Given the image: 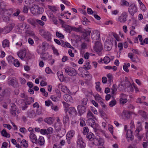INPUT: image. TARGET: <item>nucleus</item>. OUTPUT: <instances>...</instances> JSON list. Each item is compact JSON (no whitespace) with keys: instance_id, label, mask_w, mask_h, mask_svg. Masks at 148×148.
I'll use <instances>...</instances> for the list:
<instances>
[{"instance_id":"49","label":"nucleus","mask_w":148,"mask_h":148,"mask_svg":"<svg viewBox=\"0 0 148 148\" xmlns=\"http://www.w3.org/2000/svg\"><path fill=\"white\" fill-rule=\"evenodd\" d=\"M140 9L143 11L145 12L146 10V8L143 4L142 3L139 4Z\"/></svg>"},{"instance_id":"23","label":"nucleus","mask_w":148,"mask_h":148,"mask_svg":"<svg viewBox=\"0 0 148 148\" xmlns=\"http://www.w3.org/2000/svg\"><path fill=\"white\" fill-rule=\"evenodd\" d=\"M62 42V46L63 47H66L68 48H70L71 49H74V48L73 47H72L70 43H68L67 42H64L63 40H61Z\"/></svg>"},{"instance_id":"6","label":"nucleus","mask_w":148,"mask_h":148,"mask_svg":"<svg viewBox=\"0 0 148 148\" xmlns=\"http://www.w3.org/2000/svg\"><path fill=\"white\" fill-rule=\"evenodd\" d=\"M95 100L100 103L102 107L104 108L106 106L105 104L104 103L103 100L98 94H96L94 96Z\"/></svg>"},{"instance_id":"55","label":"nucleus","mask_w":148,"mask_h":148,"mask_svg":"<svg viewBox=\"0 0 148 148\" xmlns=\"http://www.w3.org/2000/svg\"><path fill=\"white\" fill-rule=\"evenodd\" d=\"M104 143V141L102 139L99 138L98 140V143L97 144V145L100 146H102Z\"/></svg>"},{"instance_id":"24","label":"nucleus","mask_w":148,"mask_h":148,"mask_svg":"<svg viewBox=\"0 0 148 148\" xmlns=\"http://www.w3.org/2000/svg\"><path fill=\"white\" fill-rule=\"evenodd\" d=\"M27 22L34 27H35L36 24V19L30 18L27 20Z\"/></svg>"},{"instance_id":"51","label":"nucleus","mask_w":148,"mask_h":148,"mask_svg":"<svg viewBox=\"0 0 148 148\" xmlns=\"http://www.w3.org/2000/svg\"><path fill=\"white\" fill-rule=\"evenodd\" d=\"M13 64L16 67H18L20 65V63L18 60H14Z\"/></svg>"},{"instance_id":"29","label":"nucleus","mask_w":148,"mask_h":148,"mask_svg":"<svg viewBox=\"0 0 148 148\" xmlns=\"http://www.w3.org/2000/svg\"><path fill=\"white\" fill-rule=\"evenodd\" d=\"M86 138L92 141L94 139V135L92 133L90 132L87 134L86 136Z\"/></svg>"},{"instance_id":"7","label":"nucleus","mask_w":148,"mask_h":148,"mask_svg":"<svg viewBox=\"0 0 148 148\" xmlns=\"http://www.w3.org/2000/svg\"><path fill=\"white\" fill-rule=\"evenodd\" d=\"M77 143L78 146L81 148H85L86 146L81 136L79 135L77 137Z\"/></svg>"},{"instance_id":"33","label":"nucleus","mask_w":148,"mask_h":148,"mask_svg":"<svg viewBox=\"0 0 148 148\" xmlns=\"http://www.w3.org/2000/svg\"><path fill=\"white\" fill-rule=\"evenodd\" d=\"M63 121L64 125L66 123H69V118L68 115H66L64 116L63 118Z\"/></svg>"},{"instance_id":"53","label":"nucleus","mask_w":148,"mask_h":148,"mask_svg":"<svg viewBox=\"0 0 148 148\" xmlns=\"http://www.w3.org/2000/svg\"><path fill=\"white\" fill-rule=\"evenodd\" d=\"M51 109L55 111H57L58 110V106H56L54 105L53 103L51 104Z\"/></svg>"},{"instance_id":"56","label":"nucleus","mask_w":148,"mask_h":148,"mask_svg":"<svg viewBox=\"0 0 148 148\" xmlns=\"http://www.w3.org/2000/svg\"><path fill=\"white\" fill-rule=\"evenodd\" d=\"M112 93L113 94H115V93L117 90V86L116 85H113L112 88Z\"/></svg>"},{"instance_id":"31","label":"nucleus","mask_w":148,"mask_h":148,"mask_svg":"<svg viewBox=\"0 0 148 148\" xmlns=\"http://www.w3.org/2000/svg\"><path fill=\"white\" fill-rule=\"evenodd\" d=\"M55 128L56 132H59L61 130V124L58 123H56L55 126Z\"/></svg>"},{"instance_id":"39","label":"nucleus","mask_w":148,"mask_h":148,"mask_svg":"<svg viewBox=\"0 0 148 148\" xmlns=\"http://www.w3.org/2000/svg\"><path fill=\"white\" fill-rule=\"evenodd\" d=\"M140 131V130L139 129V128L138 127H137L135 130V135L136 136H137L139 139L141 138H142V136L139 135V133Z\"/></svg>"},{"instance_id":"38","label":"nucleus","mask_w":148,"mask_h":148,"mask_svg":"<svg viewBox=\"0 0 148 148\" xmlns=\"http://www.w3.org/2000/svg\"><path fill=\"white\" fill-rule=\"evenodd\" d=\"M10 16L3 14L2 16L3 20L5 22H8L10 21Z\"/></svg>"},{"instance_id":"16","label":"nucleus","mask_w":148,"mask_h":148,"mask_svg":"<svg viewBox=\"0 0 148 148\" xmlns=\"http://www.w3.org/2000/svg\"><path fill=\"white\" fill-rule=\"evenodd\" d=\"M30 140L33 143H36L37 139L36 135L33 133H30L29 135Z\"/></svg>"},{"instance_id":"17","label":"nucleus","mask_w":148,"mask_h":148,"mask_svg":"<svg viewBox=\"0 0 148 148\" xmlns=\"http://www.w3.org/2000/svg\"><path fill=\"white\" fill-rule=\"evenodd\" d=\"M64 23V22L63 21H62V26L64 28V30L70 33L71 31V27L69 25L65 24Z\"/></svg>"},{"instance_id":"32","label":"nucleus","mask_w":148,"mask_h":148,"mask_svg":"<svg viewBox=\"0 0 148 148\" xmlns=\"http://www.w3.org/2000/svg\"><path fill=\"white\" fill-rule=\"evenodd\" d=\"M107 76L108 78V82L111 83L113 81V75L110 73H109L107 75Z\"/></svg>"},{"instance_id":"10","label":"nucleus","mask_w":148,"mask_h":148,"mask_svg":"<svg viewBox=\"0 0 148 148\" xmlns=\"http://www.w3.org/2000/svg\"><path fill=\"white\" fill-rule=\"evenodd\" d=\"M103 47L101 43L97 41L95 43V46L94 47L95 51L97 52H100L102 50Z\"/></svg>"},{"instance_id":"47","label":"nucleus","mask_w":148,"mask_h":148,"mask_svg":"<svg viewBox=\"0 0 148 148\" xmlns=\"http://www.w3.org/2000/svg\"><path fill=\"white\" fill-rule=\"evenodd\" d=\"M52 49L53 50V53L55 55H56V56H58L59 55V53L58 50L54 47H52Z\"/></svg>"},{"instance_id":"59","label":"nucleus","mask_w":148,"mask_h":148,"mask_svg":"<svg viewBox=\"0 0 148 148\" xmlns=\"http://www.w3.org/2000/svg\"><path fill=\"white\" fill-rule=\"evenodd\" d=\"M28 7L25 5L23 8V12L24 13H28Z\"/></svg>"},{"instance_id":"4","label":"nucleus","mask_w":148,"mask_h":148,"mask_svg":"<svg viewBox=\"0 0 148 148\" xmlns=\"http://www.w3.org/2000/svg\"><path fill=\"white\" fill-rule=\"evenodd\" d=\"M127 13L125 12H123L119 17L118 21L121 23H125L127 21Z\"/></svg>"},{"instance_id":"20","label":"nucleus","mask_w":148,"mask_h":148,"mask_svg":"<svg viewBox=\"0 0 148 148\" xmlns=\"http://www.w3.org/2000/svg\"><path fill=\"white\" fill-rule=\"evenodd\" d=\"M43 36L48 41H50L51 38V34L48 32H45L43 35Z\"/></svg>"},{"instance_id":"52","label":"nucleus","mask_w":148,"mask_h":148,"mask_svg":"<svg viewBox=\"0 0 148 148\" xmlns=\"http://www.w3.org/2000/svg\"><path fill=\"white\" fill-rule=\"evenodd\" d=\"M56 35L58 37L60 38L61 39L64 38V36L62 34L58 32H56Z\"/></svg>"},{"instance_id":"42","label":"nucleus","mask_w":148,"mask_h":148,"mask_svg":"<svg viewBox=\"0 0 148 148\" xmlns=\"http://www.w3.org/2000/svg\"><path fill=\"white\" fill-rule=\"evenodd\" d=\"M96 86L95 87L97 91L100 92L101 90V89L100 87V82H96Z\"/></svg>"},{"instance_id":"5","label":"nucleus","mask_w":148,"mask_h":148,"mask_svg":"<svg viewBox=\"0 0 148 148\" xmlns=\"http://www.w3.org/2000/svg\"><path fill=\"white\" fill-rule=\"evenodd\" d=\"M137 11V8L134 4L130 5L128 8L129 13L132 16H133L134 14Z\"/></svg>"},{"instance_id":"26","label":"nucleus","mask_w":148,"mask_h":148,"mask_svg":"<svg viewBox=\"0 0 148 148\" xmlns=\"http://www.w3.org/2000/svg\"><path fill=\"white\" fill-rule=\"evenodd\" d=\"M60 87L61 90L62 92L66 93H69L70 91L66 86L61 85Z\"/></svg>"},{"instance_id":"36","label":"nucleus","mask_w":148,"mask_h":148,"mask_svg":"<svg viewBox=\"0 0 148 148\" xmlns=\"http://www.w3.org/2000/svg\"><path fill=\"white\" fill-rule=\"evenodd\" d=\"M44 9L42 7H39L38 5V9L36 12V14H42L43 12Z\"/></svg>"},{"instance_id":"37","label":"nucleus","mask_w":148,"mask_h":148,"mask_svg":"<svg viewBox=\"0 0 148 148\" xmlns=\"http://www.w3.org/2000/svg\"><path fill=\"white\" fill-rule=\"evenodd\" d=\"M45 51V50L41 46H40L37 49V52L39 54L42 53Z\"/></svg>"},{"instance_id":"11","label":"nucleus","mask_w":148,"mask_h":148,"mask_svg":"<svg viewBox=\"0 0 148 148\" xmlns=\"http://www.w3.org/2000/svg\"><path fill=\"white\" fill-rule=\"evenodd\" d=\"M26 54V50L25 49L20 50L17 53L18 56L21 59H23Z\"/></svg>"},{"instance_id":"45","label":"nucleus","mask_w":148,"mask_h":148,"mask_svg":"<svg viewBox=\"0 0 148 148\" xmlns=\"http://www.w3.org/2000/svg\"><path fill=\"white\" fill-rule=\"evenodd\" d=\"M47 130V135L51 134L53 131V130L52 127L48 128Z\"/></svg>"},{"instance_id":"48","label":"nucleus","mask_w":148,"mask_h":148,"mask_svg":"<svg viewBox=\"0 0 148 148\" xmlns=\"http://www.w3.org/2000/svg\"><path fill=\"white\" fill-rule=\"evenodd\" d=\"M110 58L108 56H106L104 58L103 61L105 63H108L110 62Z\"/></svg>"},{"instance_id":"63","label":"nucleus","mask_w":148,"mask_h":148,"mask_svg":"<svg viewBox=\"0 0 148 148\" xmlns=\"http://www.w3.org/2000/svg\"><path fill=\"white\" fill-rule=\"evenodd\" d=\"M148 44V38H146L143 41L140 42V44L141 45H144V44Z\"/></svg>"},{"instance_id":"1","label":"nucleus","mask_w":148,"mask_h":148,"mask_svg":"<svg viewBox=\"0 0 148 148\" xmlns=\"http://www.w3.org/2000/svg\"><path fill=\"white\" fill-rule=\"evenodd\" d=\"M86 123L93 129L95 127V117L90 110H88L86 116Z\"/></svg>"},{"instance_id":"60","label":"nucleus","mask_w":148,"mask_h":148,"mask_svg":"<svg viewBox=\"0 0 148 148\" xmlns=\"http://www.w3.org/2000/svg\"><path fill=\"white\" fill-rule=\"evenodd\" d=\"M118 46L119 49V51L120 53L121 52V50L123 49V44L121 43H119L118 44Z\"/></svg>"},{"instance_id":"35","label":"nucleus","mask_w":148,"mask_h":148,"mask_svg":"<svg viewBox=\"0 0 148 148\" xmlns=\"http://www.w3.org/2000/svg\"><path fill=\"white\" fill-rule=\"evenodd\" d=\"M21 145L24 147L27 148L28 147V144L27 142L25 140H23L21 143Z\"/></svg>"},{"instance_id":"57","label":"nucleus","mask_w":148,"mask_h":148,"mask_svg":"<svg viewBox=\"0 0 148 148\" xmlns=\"http://www.w3.org/2000/svg\"><path fill=\"white\" fill-rule=\"evenodd\" d=\"M45 105L47 106H51V104H52L53 103L50 100H48L45 101Z\"/></svg>"},{"instance_id":"46","label":"nucleus","mask_w":148,"mask_h":148,"mask_svg":"<svg viewBox=\"0 0 148 148\" xmlns=\"http://www.w3.org/2000/svg\"><path fill=\"white\" fill-rule=\"evenodd\" d=\"M57 75L59 78L60 79H63V72H62L58 71L57 73Z\"/></svg>"},{"instance_id":"28","label":"nucleus","mask_w":148,"mask_h":148,"mask_svg":"<svg viewBox=\"0 0 148 148\" xmlns=\"http://www.w3.org/2000/svg\"><path fill=\"white\" fill-rule=\"evenodd\" d=\"M1 133L2 136L7 138H9L10 136V134L8 133L5 129L1 131Z\"/></svg>"},{"instance_id":"34","label":"nucleus","mask_w":148,"mask_h":148,"mask_svg":"<svg viewBox=\"0 0 148 148\" xmlns=\"http://www.w3.org/2000/svg\"><path fill=\"white\" fill-rule=\"evenodd\" d=\"M134 54L132 53H129L128 54V57L130 58L131 61L134 62H136L137 61L135 58L133 57Z\"/></svg>"},{"instance_id":"44","label":"nucleus","mask_w":148,"mask_h":148,"mask_svg":"<svg viewBox=\"0 0 148 148\" xmlns=\"http://www.w3.org/2000/svg\"><path fill=\"white\" fill-rule=\"evenodd\" d=\"M89 132V129L87 127H85L83 128V134L85 135L88 134Z\"/></svg>"},{"instance_id":"12","label":"nucleus","mask_w":148,"mask_h":148,"mask_svg":"<svg viewBox=\"0 0 148 148\" xmlns=\"http://www.w3.org/2000/svg\"><path fill=\"white\" fill-rule=\"evenodd\" d=\"M77 109L80 116L85 113L86 111V108L85 106L81 105H79L77 106Z\"/></svg>"},{"instance_id":"41","label":"nucleus","mask_w":148,"mask_h":148,"mask_svg":"<svg viewBox=\"0 0 148 148\" xmlns=\"http://www.w3.org/2000/svg\"><path fill=\"white\" fill-rule=\"evenodd\" d=\"M86 123L84 121V119L81 118L80 119V125L81 126H84L86 125Z\"/></svg>"},{"instance_id":"9","label":"nucleus","mask_w":148,"mask_h":148,"mask_svg":"<svg viewBox=\"0 0 148 148\" xmlns=\"http://www.w3.org/2000/svg\"><path fill=\"white\" fill-rule=\"evenodd\" d=\"M14 25L13 24H10L9 25L5 27L1 30V33L7 34L11 31L13 28Z\"/></svg>"},{"instance_id":"30","label":"nucleus","mask_w":148,"mask_h":148,"mask_svg":"<svg viewBox=\"0 0 148 148\" xmlns=\"http://www.w3.org/2000/svg\"><path fill=\"white\" fill-rule=\"evenodd\" d=\"M44 121L48 124L51 125L53 123V119L51 117L47 118L45 119Z\"/></svg>"},{"instance_id":"14","label":"nucleus","mask_w":148,"mask_h":148,"mask_svg":"<svg viewBox=\"0 0 148 148\" xmlns=\"http://www.w3.org/2000/svg\"><path fill=\"white\" fill-rule=\"evenodd\" d=\"M45 139L43 136H40L38 139H37L35 143L40 146H42L45 144Z\"/></svg>"},{"instance_id":"25","label":"nucleus","mask_w":148,"mask_h":148,"mask_svg":"<svg viewBox=\"0 0 148 148\" xmlns=\"http://www.w3.org/2000/svg\"><path fill=\"white\" fill-rule=\"evenodd\" d=\"M132 131L131 130L127 131V138H130L131 140H133V137L132 135Z\"/></svg>"},{"instance_id":"3","label":"nucleus","mask_w":148,"mask_h":148,"mask_svg":"<svg viewBox=\"0 0 148 148\" xmlns=\"http://www.w3.org/2000/svg\"><path fill=\"white\" fill-rule=\"evenodd\" d=\"M11 108L10 110L11 114L14 116H18L20 112L18 110H17L16 106L14 104L12 103L11 104Z\"/></svg>"},{"instance_id":"43","label":"nucleus","mask_w":148,"mask_h":148,"mask_svg":"<svg viewBox=\"0 0 148 148\" xmlns=\"http://www.w3.org/2000/svg\"><path fill=\"white\" fill-rule=\"evenodd\" d=\"M88 99L87 98H84L81 100V104L82 106L86 105L87 103Z\"/></svg>"},{"instance_id":"15","label":"nucleus","mask_w":148,"mask_h":148,"mask_svg":"<svg viewBox=\"0 0 148 148\" xmlns=\"http://www.w3.org/2000/svg\"><path fill=\"white\" fill-rule=\"evenodd\" d=\"M36 116V114L34 110L31 109L27 112V117L30 118H34Z\"/></svg>"},{"instance_id":"18","label":"nucleus","mask_w":148,"mask_h":148,"mask_svg":"<svg viewBox=\"0 0 148 148\" xmlns=\"http://www.w3.org/2000/svg\"><path fill=\"white\" fill-rule=\"evenodd\" d=\"M64 100L68 102L72 103L73 102V99L71 96L68 94H65L64 96Z\"/></svg>"},{"instance_id":"8","label":"nucleus","mask_w":148,"mask_h":148,"mask_svg":"<svg viewBox=\"0 0 148 148\" xmlns=\"http://www.w3.org/2000/svg\"><path fill=\"white\" fill-rule=\"evenodd\" d=\"M91 37L93 40H99L100 39V34L98 31H94L91 34Z\"/></svg>"},{"instance_id":"13","label":"nucleus","mask_w":148,"mask_h":148,"mask_svg":"<svg viewBox=\"0 0 148 148\" xmlns=\"http://www.w3.org/2000/svg\"><path fill=\"white\" fill-rule=\"evenodd\" d=\"M67 111L70 116L74 117L77 115V111L74 107H70L69 108Z\"/></svg>"},{"instance_id":"22","label":"nucleus","mask_w":148,"mask_h":148,"mask_svg":"<svg viewBox=\"0 0 148 148\" xmlns=\"http://www.w3.org/2000/svg\"><path fill=\"white\" fill-rule=\"evenodd\" d=\"M38 9V5H34L30 8V11L34 15L36 14V12Z\"/></svg>"},{"instance_id":"50","label":"nucleus","mask_w":148,"mask_h":148,"mask_svg":"<svg viewBox=\"0 0 148 148\" xmlns=\"http://www.w3.org/2000/svg\"><path fill=\"white\" fill-rule=\"evenodd\" d=\"M16 12L12 14V16H19V14L20 13L21 11L19 9H17L16 10Z\"/></svg>"},{"instance_id":"54","label":"nucleus","mask_w":148,"mask_h":148,"mask_svg":"<svg viewBox=\"0 0 148 148\" xmlns=\"http://www.w3.org/2000/svg\"><path fill=\"white\" fill-rule=\"evenodd\" d=\"M127 101V100L126 98H120V102L121 103L124 104L126 103Z\"/></svg>"},{"instance_id":"64","label":"nucleus","mask_w":148,"mask_h":148,"mask_svg":"<svg viewBox=\"0 0 148 148\" xmlns=\"http://www.w3.org/2000/svg\"><path fill=\"white\" fill-rule=\"evenodd\" d=\"M36 23H38L41 25L43 26L45 24V23L42 20L38 19H36Z\"/></svg>"},{"instance_id":"40","label":"nucleus","mask_w":148,"mask_h":148,"mask_svg":"<svg viewBox=\"0 0 148 148\" xmlns=\"http://www.w3.org/2000/svg\"><path fill=\"white\" fill-rule=\"evenodd\" d=\"M48 8L51 10L53 12H56L57 10V8L55 6L48 5Z\"/></svg>"},{"instance_id":"58","label":"nucleus","mask_w":148,"mask_h":148,"mask_svg":"<svg viewBox=\"0 0 148 148\" xmlns=\"http://www.w3.org/2000/svg\"><path fill=\"white\" fill-rule=\"evenodd\" d=\"M123 113L127 118L128 119L130 118V114L129 112L125 111L123 112Z\"/></svg>"},{"instance_id":"62","label":"nucleus","mask_w":148,"mask_h":148,"mask_svg":"<svg viewBox=\"0 0 148 148\" xmlns=\"http://www.w3.org/2000/svg\"><path fill=\"white\" fill-rule=\"evenodd\" d=\"M16 45L18 47H21L22 45V40H21L19 41L16 43Z\"/></svg>"},{"instance_id":"19","label":"nucleus","mask_w":148,"mask_h":148,"mask_svg":"<svg viewBox=\"0 0 148 148\" xmlns=\"http://www.w3.org/2000/svg\"><path fill=\"white\" fill-rule=\"evenodd\" d=\"M3 14L5 15H7L10 17L11 16V15L13 11L11 9H5L3 10Z\"/></svg>"},{"instance_id":"61","label":"nucleus","mask_w":148,"mask_h":148,"mask_svg":"<svg viewBox=\"0 0 148 148\" xmlns=\"http://www.w3.org/2000/svg\"><path fill=\"white\" fill-rule=\"evenodd\" d=\"M48 44L46 42H43L42 43V46L41 47H43V48L45 50V49L46 47L48 46Z\"/></svg>"},{"instance_id":"21","label":"nucleus","mask_w":148,"mask_h":148,"mask_svg":"<svg viewBox=\"0 0 148 148\" xmlns=\"http://www.w3.org/2000/svg\"><path fill=\"white\" fill-rule=\"evenodd\" d=\"M75 134V131L73 130L69 131L67 133L66 137L68 138H72Z\"/></svg>"},{"instance_id":"2","label":"nucleus","mask_w":148,"mask_h":148,"mask_svg":"<svg viewBox=\"0 0 148 148\" xmlns=\"http://www.w3.org/2000/svg\"><path fill=\"white\" fill-rule=\"evenodd\" d=\"M65 72L71 76H75L76 75V71L73 68L68 66L64 68Z\"/></svg>"},{"instance_id":"27","label":"nucleus","mask_w":148,"mask_h":148,"mask_svg":"<svg viewBox=\"0 0 148 148\" xmlns=\"http://www.w3.org/2000/svg\"><path fill=\"white\" fill-rule=\"evenodd\" d=\"M10 42L7 39L4 40L2 42V46L3 48L8 47H9Z\"/></svg>"}]
</instances>
